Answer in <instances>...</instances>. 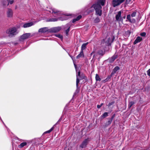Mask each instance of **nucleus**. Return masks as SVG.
I'll return each mask as SVG.
<instances>
[{
	"label": "nucleus",
	"instance_id": "nucleus-15",
	"mask_svg": "<svg viewBox=\"0 0 150 150\" xmlns=\"http://www.w3.org/2000/svg\"><path fill=\"white\" fill-rule=\"evenodd\" d=\"M117 57V55L115 54L112 57L109 59L108 60L110 63L113 62Z\"/></svg>",
	"mask_w": 150,
	"mask_h": 150
},
{
	"label": "nucleus",
	"instance_id": "nucleus-47",
	"mask_svg": "<svg viewBox=\"0 0 150 150\" xmlns=\"http://www.w3.org/2000/svg\"><path fill=\"white\" fill-rule=\"evenodd\" d=\"M8 2V3L9 2V1H10V0H6Z\"/></svg>",
	"mask_w": 150,
	"mask_h": 150
},
{
	"label": "nucleus",
	"instance_id": "nucleus-18",
	"mask_svg": "<svg viewBox=\"0 0 150 150\" xmlns=\"http://www.w3.org/2000/svg\"><path fill=\"white\" fill-rule=\"evenodd\" d=\"M121 11H119L117 14L116 15V20L117 21H119L120 20V18L121 17Z\"/></svg>",
	"mask_w": 150,
	"mask_h": 150
},
{
	"label": "nucleus",
	"instance_id": "nucleus-14",
	"mask_svg": "<svg viewBox=\"0 0 150 150\" xmlns=\"http://www.w3.org/2000/svg\"><path fill=\"white\" fill-rule=\"evenodd\" d=\"M48 31L49 32V29L47 27H44L40 28L38 30V32L41 33H45Z\"/></svg>",
	"mask_w": 150,
	"mask_h": 150
},
{
	"label": "nucleus",
	"instance_id": "nucleus-8",
	"mask_svg": "<svg viewBox=\"0 0 150 150\" xmlns=\"http://www.w3.org/2000/svg\"><path fill=\"white\" fill-rule=\"evenodd\" d=\"M114 39H115V38L114 37H113L112 41H111V38H106L105 39H104L103 40L102 42L103 43V42H104L105 41V43L107 45H110L111 44V42H113V40H114Z\"/></svg>",
	"mask_w": 150,
	"mask_h": 150
},
{
	"label": "nucleus",
	"instance_id": "nucleus-11",
	"mask_svg": "<svg viewBox=\"0 0 150 150\" xmlns=\"http://www.w3.org/2000/svg\"><path fill=\"white\" fill-rule=\"evenodd\" d=\"M13 12L12 10L10 8H8L7 11V16L8 17L11 18L12 17Z\"/></svg>",
	"mask_w": 150,
	"mask_h": 150
},
{
	"label": "nucleus",
	"instance_id": "nucleus-45",
	"mask_svg": "<svg viewBox=\"0 0 150 150\" xmlns=\"http://www.w3.org/2000/svg\"><path fill=\"white\" fill-rule=\"evenodd\" d=\"M70 56V57H71V59H72V60H73V57H72V56Z\"/></svg>",
	"mask_w": 150,
	"mask_h": 150
},
{
	"label": "nucleus",
	"instance_id": "nucleus-33",
	"mask_svg": "<svg viewBox=\"0 0 150 150\" xmlns=\"http://www.w3.org/2000/svg\"><path fill=\"white\" fill-rule=\"evenodd\" d=\"M81 17H82L81 15H79L76 18L78 21L80 20L81 18Z\"/></svg>",
	"mask_w": 150,
	"mask_h": 150
},
{
	"label": "nucleus",
	"instance_id": "nucleus-20",
	"mask_svg": "<svg viewBox=\"0 0 150 150\" xmlns=\"http://www.w3.org/2000/svg\"><path fill=\"white\" fill-rule=\"evenodd\" d=\"M88 42H87L86 43H83L82 44L81 47V51H83V50L86 49V46L88 45Z\"/></svg>",
	"mask_w": 150,
	"mask_h": 150
},
{
	"label": "nucleus",
	"instance_id": "nucleus-28",
	"mask_svg": "<svg viewBox=\"0 0 150 150\" xmlns=\"http://www.w3.org/2000/svg\"><path fill=\"white\" fill-rule=\"evenodd\" d=\"M55 36L61 39L62 40L63 36L62 35L60 34H57L55 35Z\"/></svg>",
	"mask_w": 150,
	"mask_h": 150
},
{
	"label": "nucleus",
	"instance_id": "nucleus-34",
	"mask_svg": "<svg viewBox=\"0 0 150 150\" xmlns=\"http://www.w3.org/2000/svg\"><path fill=\"white\" fill-rule=\"evenodd\" d=\"M14 1L13 0L10 1L8 2L7 5H8L9 4H12L13 3Z\"/></svg>",
	"mask_w": 150,
	"mask_h": 150
},
{
	"label": "nucleus",
	"instance_id": "nucleus-6",
	"mask_svg": "<svg viewBox=\"0 0 150 150\" xmlns=\"http://www.w3.org/2000/svg\"><path fill=\"white\" fill-rule=\"evenodd\" d=\"M89 141V138L85 139L80 145V147L82 148L86 147Z\"/></svg>",
	"mask_w": 150,
	"mask_h": 150
},
{
	"label": "nucleus",
	"instance_id": "nucleus-42",
	"mask_svg": "<svg viewBox=\"0 0 150 150\" xmlns=\"http://www.w3.org/2000/svg\"><path fill=\"white\" fill-rule=\"evenodd\" d=\"M107 81H106V80H105V79L103 80V82L104 83H105L106 82H107Z\"/></svg>",
	"mask_w": 150,
	"mask_h": 150
},
{
	"label": "nucleus",
	"instance_id": "nucleus-40",
	"mask_svg": "<svg viewBox=\"0 0 150 150\" xmlns=\"http://www.w3.org/2000/svg\"><path fill=\"white\" fill-rule=\"evenodd\" d=\"M65 15V16H64V17H66L67 16H70L71 15L70 14H66Z\"/></svg>",
	"mask_w": 150,
	"mask_h": 150
},
{
	"label": "nucleus",
	"instance_id": "nucleus-25",
	"mask_svg": "<svg viewBox=\"0 0 150 150\" xmlns=\"http://www.w3.org/2000/svg\"><path fill=\"white\" fill-rule=\"evenodd\" d=\"M57 21V18H50L48 19L47 21L49 22H55Z\"/></svg>",
	"mask_w": 150,
	"mask_h": 150
},
{
	"label": "nucleus",
	"instance_id": "nucleus-46",
	"mask_svg": "<svg viewBox=\"0 0 150 150\" xmlns=\"http://www.w3.org/2000/svg\"><path fill=\"white\" fill-rule=\"evenodd\" d=\"M67 19V18H65L63 20H66Z\"/></svg>",
	"mask_w": 150,
	"mask_h": 150
},
{
	"label": "nucleus",
	"instance_id": "nucleus-32",
	"mask_svg": "<svg viewBox=\"0 0 150 150\" xmlns=\"http://www.w3.org/2000/svg\"><path fill=\"white\" fill-rule=\"evenodd\" d=\"M146 33L145 32H143L140 33V35L144 37L146 36Z\"/></svg>",
	"mask_w": 150,
	"mask_h": 150
},
{
	"label": "nucleus",
	"instance_id": "nucleus-21",
	"mask_svg": "<svg viewBox=\"0 0 150 150\" xmlns=\"http://www.w3.org/2000/svg\"><path fill=\"white\" fill-rule=\"evenodd\" d=\"M83 57L84 54L83 51H81L80 54L77 56L76 58L77 59H79L80 57Z\"/></svg>",
	"mask_w": 150,
	"mask_h": 150
},
{
	"label": "nucleus",
	"instance_id": "nucleus-36",
	"mask_svg": "<svg viewBox=\"0 0 150 150\" xmlns=\"http://www.w3.org/2000/svg\"><path fill=\"white\" fill-rule=\"evenodd\" d=\"M110 79V77H107L106 79H105V80H106V81H109V80Z\"/></svg>",
	"mask_w": 150,
	"mask_h": 150
},
{
	"label": "nucleus",
	"instance_id": "nucleus-31",
	"mask_svg": "<svg viewBox=\"0 0 150 150\" xmlns=\"http://www.w3.org/2000/svg\"><path fill=\"white\" fill-rule=\"evenodd\" d=\"M98 53L100 55H103L104 54L103 52L101 50H99L98 52Z\"/></svg>",
	"mask_w": 150,
	"mask_h": 150
},
{
	"label": "nucleus",
	"instance_id": "nucleus-9",
	"mask_svg": "<svg viewBox=\"0 0 150 150\" xmlns=\"http://www.w3.org/2000/svg\"><path fill=\"white\" fill-rule=\"evenodd\" d=\"M71 26V24L70 23H68L66 24L64 27V29H67L65 30L66 35L67 36H68V33L70 30V28Z\"/></svg>",
	"mask_w": 150,
	"mask_h": 150
},
{
	"label": "nucleus",
	"instance_id": "nucleus-1",
	"mask_svg": "<svg viewBox=\"0 0 150 150\" xmlns=\"http://www.w3.org/2000/svg\"><path fill=\"white\" fill-rule=\"evenodd\" d=\"M105 0H98L96 3L93 4L90 8H88L87 11L88 13L96 11V15L100 16L102 15V8L101 6L104 5Z\"/></svg>",
	"mask_w": 150,
	"mask_h": 150
},
{
	"label": "nucleus",
	"instance_id": "nucleus-38",
	"mask_svg": "<svg viewBox=\"0 0 150 150\" xmlns=\"http://www.w3.org/2000/svg\"><path fill=\"white\" fill-rule=\"evenodd\" d=\"M113 118V117H112V119H111V120H109L108 121V122L109 123V124H110L111 123Z\"/></svg>",
	"mask_w": 150,
	"mask_h": 150
},
{
	"label": "nucleus",
	"instance_id": "nucleus-13",
	"mask_svg": "<svg viewBox=\"0 0 150 150\" xmlns=\"http://www.w3.org/2000/svg\"><path fill=\"white\" fill-rule=\"evenodd\" d=\"M63 118H62V117L61 118H60V119L57 122V123H56L55 124V125H54L53 127H52L50 130H48L46 132H44V133H50L51 132H52L54 129V126H55V125H57V123L59 122H60L61 121V120H62V119Z\"/></svg>",
	"mask_w": 150,
	"mask_h": 150
},
{
	"label": "nucleus",
	"instance_id": "nucleus-27",
	"mask_svg": "<svg viewBox=\"0 0 150 150\" xmlns=\"http://www.w3.org/2000/svg\"><path fill=\"white\" fill-rule=\"evenodd\" d=\"M134 101H131L129 103L128 107L129 108H130L134 104Z\"/></svg>",
	"mask_w": 150,
	"mask_h": 150
},
{
	"label": "nucleus",
	"instance_id": "nucleus-29",
	"mask_svg": "<svg viewBox=\"0 0 150 150\" xmlns=\"http://www.w3.org/2000/svg\"><path fill=\"white\" fill-rule=\"evenodd\" d=\"M100 20L98 17H97L94 20V23H97L100 22Z\"/></svg>",
	"mask_w": 150,
	"mask_h": 150
},
{
	"label": "nucleus",
	"instance_id": "nucleus-44",
	"mask_svg": "<svg viewBox=\"0 0 150 150\" xmlns=\"http://www.w3.org/2000/svg\"><path fill=\"white\" fill-rule=\"evenodd\" d=\"M103 105V103H102L100 105V106L101 107Z\"/></svg>",
	"mask_w": 150,
	"mask_h": 150
},
{
	"label": "nucleus",
	"instance_id": "nucleus-48",
	"mask_svg": "<svg viewBox=\"0 0 150 150\" xmlns=\"http://www.w3.org/2000/svg\"><path fill=\"white\" fill-rule=\"evenodd\" d=\"M125 17H126V16H124V17H123V18H124V19L125 18Z\"/></svg>",
	"mask_w": 150,
	"mask_h": 150
},
{
	"label": "nucleus",
	"instance_id": "nucleus-41",
	"mask_svg": "<svg viewBox=\"0 0 150 150\" xmlns=\"http://www.w3.org/2000/svg\"><path fill=\"white\" fill-rule=\"evenodd\" d=\"M101 107V106L100 105H98L97 106V107L98 108H100Z\"/></svg>",
	"mask_w": 150,
	"mask_h": 150
},
{
	"label": "nucleus",
	"instance_id": "nucleus-7",
	"mask_svg": "<svg viewBox=\"0 0 150 150\" xmlns=\"http://www.w3.org/2000/svg\"><path fill=\"white\" fill-rule=\"evenodd\" d=\"M81 72L80 71H79L77 74L76 75V86L77 88L78 87V84L80 80L84 78H81L80 76Z\"/></svg>",
	"mask_w": 150,
	"mask_h": 150
},
{
	"label": "nucleus",
	"instance_id": "nucleus-39",
	"mask_svg": "<svg viewBox=\"0 0 150 150\" xmlns=\"http://www.w3.org/2000/svg\"><path fill=\"white\" fill-rule=\"evenodd\" d=\"M74 66L75 67L76 69V72H77V69L76 68V65L74 63Z\"/></svg>",
	"mask_w": 150,
	"mask_h": 150
},
{
	"label": "nucleus",
	"instance_id": "nucleus-17",
	"mask_svg": "<svg viewBox=\"0 0 150 150\" xmlns=\"http://www.w3.org/2000/svg\"><path fill=\"white\" fill-rule=\"evenodd\" d=\"M33 22H29L25 23L23 25V27L24 28L30 27L33 25Z\"/></svg>",
	"mask_w": 150,
	"mask_h": 150
},
{
	"label": "nucleus",
	"instance_id": "nucleus-5",
	"mask_svg": "<svg viewBox=\"0 0 150 150\" xmlns=\"http://www.w3.org/2000/svg\"><path fill=\"white\" fill-rule=\"evenodd\" d=\"M61 29L60 27H57L51 28L49 29V32L50 33H57L59 32Z\"/></svg>",
	"mask_w": 150,
	"mask_h": 150
},
{
	"label": "nucleus",
	"instance_id": "nucleus-37",
	"mask_svg": "<svg viewBox=\"0 0 150 150\" xmlns=\"http://www.w3.org/2000/svg\"><path fill=\"white\" fill-rule=\"evenodd\" d=\"M77 21V20L75 18L73 20L72 22L73 23H75V22H76Z\"/></svg>",
	"mask_w": 150,
	"mask_h": 150
},
{
	"label": "nucleus",
	"instance_id": "nucleus-10",
	"mask_svg": "<svg viewBox=\"0 0 150 150\" xmlns=\"http://www.w3.org/2000/svg\"><path fill=\"white\" fill-rule=\"evenodd\" d=\"M48 12L50 13H51L53 15L54 14L57 15L59 13V11L54 8L50 9V10L48 11Z\"/></svg>",
	"mask_w": 150,
	"mask_h": 150
},
{
	"label": "nucleus",
	"instance_id": "nucleus-19",
	"mask_svg": "<svg viewBox=\"0 0 150 150\" xmlns=\"http://www.w3.org/2000/svg\"><path fill=\"white\" fill-rule=\"evenodd\" d=\"M120 68L118 66L115 67L113 69L112 72L111 73V74H114L115 73L116 71L120 69Z\"/></svg>",
	"mask_w": 150,
	"mask_h": 150
},
{
	"label": "nucleus",
	"instance_id": "nucleus-23",
	"mask_svg": "<svg viewBox=\"0 0 150 150\" xmlns=\"http://www.w3.org/2000/svg\"><path fill=\"white\" fill-rule=\"evenodd\" d=\"M131 33V32L129 30H127L125 32V33L124 35L127 37H128L129 36Z\"/></svg>",
	"mask_w": 150,
	"mask_h": 150
},
{
	"label": "nucleus",
	"instance_id": "nucleus-16",
	"mask_svg": "<svg viewBox=\"0 0 150 150\" xmlns=\"http://www.w3.org/2000/svg\"><path fill=\"white\" fill-rule=\"evenodd\" d=\"M142 38L139 36H138L134 42V45L140 42L142 40Z\"/></svg>",
	"mask_w": 150,
	"mask_h": 150
},
{
	"label": "nucleus",
	"instance_id": "nucleus-12",
	"mask_svg": "<svg viewBox=\"0 0 150 150\" xmlns=\"http://www.w3.org/2000/svg\"><path fill=\"white\" fill-rule=\"evenodd\" d=\"M30 33H26L23 34L21 36V39L22 40H24L27 39L30 37Z\"/></svg>",
	"mask_w": 150,
	"mask_h": 150
},
{
	"label": "nucleus",
	"instance_id": "nucleus-43",
	"mask_svg": "<svg viewBox=\"0 0 150 150\" xmlns=\"http://www.w3.org/2000/svg\"><path fill=\"white\" fill-rule=\"evenodd\" d=\"M112 103H109L108 104L109 106H110L111 105H112Z\"/></svg>",
	"mask_w": 150,
	"mask_h": 150
},
{
	"label": "nucleus",
	"instance_id": "nucleus-35",
	"mask_svg": "<svg viewBox=\"0 0 150 150\" xmlns=\"http://www.w3.org/2000/svg\"><path fill=\"white\" fill-rule=\"evenodd\" d=\"M147 74L148 76H150V69L147 71Z\"/></svg>",
	"mask_w": 150,
	"mask_h": 150
},
{
	"label": "nucleus",
	"instance_id": "nucleus-3",
	"mask_svg": "<svg viewBox=\"0 0 150 150\" xmlns=\"http://www.w3.org/2000/svg\"><path fill=\"white\" fill-rule=\"evenodd\" d=\"M137 14V12L134 11L130 15V14L128 15L127 16V19L128 21L130 23H135L136 22V20L134 18H131V17H134L136 16Z\"/></svg>",
	"mask_w": 150,
	"mask_h": 150
},
{
	"label": "nucleus",
	"instance_id": "nucleus-22",
	"mask_svg": "<svg viewBox=\"0 0 150 150\" xmlns=\"http://www.w3.org/2000/svg\"><path fill=\"white\" fill-rule=\"evenodd\" d=\"M27 144V143L26 142H23L21 143L18 145V147L19 148H23L24 146H26Z\"/></svg>",
	"mask_w": 150,
	"mask_h": 150
},
{
	"label": "nucleus",
	"instance_id": "nucleus-26",
	"mask_svg": "<svg viewBox=\"0 0 150 150\" xmlns=\"http://www.w3.org/2000/svg\"><path fill=\"white\" fill-rule=\"evenodd\" d=\"M96 80V81H100L101 79L98 74H96L95 77Z\"/></svg>",
	"mask_w": 150,
	"mask_h": 150
},
{
	"label": "nucleus",
	"instance_id": "nucleus-2",
	"mask_svg": "<svg viewBox=\"0 0 150 150\" xmlns=\"http://www.w3.org/2000/svg\"><path fill=\"white\" fill-rule=\"evenodd\" d=\"M6 32L9 36L11 37L16 35L18 33L17 29L16 27L9 28L6 30Z\"/></svg>",
	"mask_w": 150,
	"mask_h": 150
},
{
	"label": "nucleus",
	"instance_id": "nucleus-4",
	"mask_svg": "<svg viewBox=\"0 0 150 150\" xmlns=\"http://www.w3.org/2000/svg\"><path fill=\"white\" fill-rule=\"evenodd\" d=\"M125 0H112V4L113 7H115L120 5Z\"/></svg>",
	"mask_w": 150,
	"mask_h": 150
},
{
	"label": "nucleus",
	"instance_id": "nucleus-30",
	"mask_svg": "<svg viewBox=\"0 0 150 150\" xmlns=\"http://www.w3.org/2000/svg\"><path fill=\"white\" fill-rule=\"evenodd\" d=\"M108 113L107 112H105L102 116L103 117L105 118L108 116Z\"/></svg>",
	"mask_w": 150,
	"mask_h": 150
},
{
	"label": "nucleus",
	"instance_id": "nucleus-24",
	"mask_svg": "<svg viewBox=\"0 0 150 150\" xmlns=\"http://www.w3.org/2000/svg\"><path fill=\"white\" fill-rule=\"evenodd\" d=\"M94 54L93 55V59H94V60L96 58V57L97 56V53H95L94 52H93L91 54V55H92L93 54Z\"/></svg>",
	"mask_w": 150,
	"mask_h": 150
}]
</instances>
